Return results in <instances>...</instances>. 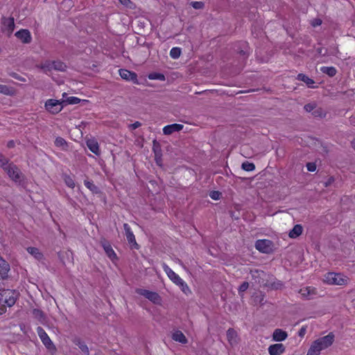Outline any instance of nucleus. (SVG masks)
<instances>
[{
  "instance_id": "obj_20",
  "label": "nucleus",
  "mask_w": 355,
  "mask_h": 355,
  "mask_svg": "<svg viewBox=\"0 0 355 355\" xmlns=\"http://www.w3.org/2000/svg\"><path fill=\"white\" fill-rule=\"evenodd\" d=\"M287 336V333L280 329H276L272 334V339L275 341H283Z\"/></svg>"
},
{
  "instance_id": "obj_55",
  "label": "nucleus",
  "mask_w": 355,
  "mask_h": 355,
  "mask_svg": "<svg viewBox=\"0 0 355 355\" xmlns=\"http://www.w3.org/2000/svg\"><path fill=\"white\" fill-rule=\"evenodd\" d=\"M33 313L36 315V316H40V317H42L43 316V313L42 311L39 310V309H34L33 311Z\"/></svg>"
},
{
  "instance_id": "obj_60",
  "label": "nucleus",
  "mask_w": 355,
  "mask_h": 355,
  "mask_svg": "<svg viewBox=\"0 0 355 355\" xmlns=\"http://www.w3.org/2000/svg\"><path fill=\"white\" fill-rule=\"evenodd\" d=\"M62 96H63V98H65L67 96V94L66 93H63Z\"/></svg>"
},
{
  "instance_id": "obj_11",
  "label": "nucleus",
  "mask_w": 355,
  "mask_h": 355,
  "mask_svg": "<svg viewBox=\"0 0 355 355\" xmlns=\"http://www.w3.org/2000/svg\"><path fill=\"white\" fill-rule=\"evenodd\" d=\"M10 270V264L0 255V279H7Z\"/></svg>"
},
{
  "instance_id": "obj_14",
  "label": "nucleus",
  "mask_w": 355,
  "mask_h": 355,
  "mask_svg": "<svg viewBox=\"0 0 355 355\" xmlns=\"http://www.w3.org/2000/svg\"><path fill=\"white\" fill-rule=\"evenodd\" d=\"M119 71L120 76L123 79L137 83V75L135 72L124 69H119Z\"/></svg>"
},
{
  "instance_id": "obj_47",
  "label": "nucleus",
  "mask_w": 355,
  "mask_h": 355,
  "mask_svg": "<svg viewBox=\"0 0 355 355\" xmlns=\"http://www.w3.org/2000/svg\"><path fill=\"white\" fill-rule=\"evenodd\" d=\"M220 193L218 191H211L209 194V196L213 200H218L219 198Z\"/></svg>"
},
{
  "instance_id": "obj_28",
  "label": "nucleus",
  "mask_w": 355,
  "mask_h": 355,
  "mask_svg": "<svg viewBox=\"0 0 355 355\" xmlns=\"http://www.w3.org/2000/svg\"><path fill=\"white\" fill-rule=\"evenodd\" d=\"M15 93L14 89L5 85H0V94L12 96Z\"/></svg>"
},
{
  "instance_id": "obj_1",
  "label": "nucleus",
  "mask_w": 355,
  "mask_h": 355,
  "mask_svg": "<svg viewBox=\"0 0 355 355\" xmlns=\"http://www.w3.org/2000/svg\"><path fill=\"white\" fill-rule=\"evenodd\" d=\"M19 293L15 290L3 289L0 292V301L7 307L13 306L18 297Z\"/></svg>"
},
{
  "instance_id": "obj_51",
  "label": "nucleus",
  "mask_w": 355,
  "mask_h": 355,
  "mask_svg": "<svg viewBox=\"0 0 355 355\" xmlns=\"http://www.w3.org/2000/svg\"><path fill=\"white\" fill-rule=\"evenodd\" d=\"M10 76L14 78L15 79H17L18 80H20V81H25V79L22 77H21L19 74L13 72L12 73H10Z\"/></svg>"
},
{
  "instance_id": "obj_8",
  "label": "nucleus",
  "mask_w": 355,
  "mask_h": 355,
  "mask_svg": "<svg viewBox=\"0 0 355 355\" xmlns=\"http://www.w3.org/2000/svg\"><path fill=\"white\" fill-rule=\"evenodd\" d=\"M136 293L140 295L144 296L154 304H159L161 302V297L156 292L150 291L143 288H137Z\"/></svg>"
},
{
  "instance_id": "obj_15",
  "label": "nucleus",
  "mask_w": 355,
  "mask_h": 355,
  "mask_svg": "<svg viewBox=\"0 0 355 355\" xmlns=\"http://www.w3.org/2000/svg\"><path fill=\"white\" fill-rule=\"evenodd\" d=\"M184 128V125L178 123H173L171 125H166L163 128V133L166 135H170L175 132H179L182 130Z\"/></svg>"
},
{
  "instance_id": "obj_34",
  "label": "nucleus",
  "mask_w": 355,
  "mask_h": 355,
  "mask_svg": "<svg viewBox=\"0 0 355 355\" xmlns=\"http://www.w3.org/2000/svg\"><path fill=\"white\" fill-rule=\"evenodd\" d=\"M182 51L179 47H173L170 51V56L173 59H178L181 55Z\"/></svg>"
},
{
  "instance_id": "obj_62",
  "label": "nucleus",
  "mask_w": 355,
  "mask_h": 355,
  "mask_svg": "<svg viewBox=\"0 0 355 355\" xmlns=\"http://www.w3.org/2000/svg\"><path fill=\"white\" fill-rule=\"evenodd\" d=\"M3 154H1V153H0V158H1V157H3Z\"/></svg>"
},
{
  "instance_id": "obj_31",
  "label": "nucleus",
  "mask_w": 355,
  "mask_h": 355,
  "mask_svg": "<svg viewBox=\"0 0 355 355\" xmlns=\"http://www.w3.org/2000/svg\"><path fill=\"white\" fill-rule=\"evenodd\" d=\"M76 345L78 346V347L80 348L81 352L84 354V355L89 354V348L84 342L78 340L76 342Z\"/></svg>"
},
{
  "instance_id": "obj_13",
  "label": "nucleus",
  "mask_w": 355,
  "mask_h": 355,
  "mask_svg": "<svg viewBox=\"0 0 355 355\" xmlns=\"http://www.w3.org/2000/svg\"><path fill=\"white\" fill-rule=\"evenodd\" d=\"M15 36L24 44H29L32 40L31 33L27 29L19 30L16 32Z\"/></svg>"
},
{
  "instance_id": "obj_53",
  "label": "nucleus",
  "mask_w": 355,
  "mask_h": 355,
  "mask_svg": "<svg viewBox=\"0 0 355 355\" xmlns=\"http://www.w3.org/2000/svg\"><path fill=\"white\" fill-rule=\"evenodd\" d=\"M141 125V123L139 121H136L134 123L131 124L130 125V128L132 129V130H135L137 129V128L140 127Z\"/></svg>"
},
{
  "instance_id": "obj_6",
  "label": "nucleus",
  "mask_w": 355,
  "mask_h": 355,
  "mask_svg": "<svg viewBox=\"0 0 355 355\" xmlns=\"http://www.w3.org/2000/svg\"><path fill=\"white\" fill-rule=\"evenodd\" d=\"M255 248L262 253L269 254L273 251V243L270 240L261 239L256 241Z\"/></svg>"
},
{
  "instance_id": "obj_49",
  "label": "nucleus",
  "mask_w": 355,
  "mask_h": 355,
  "mask_svg": "<svg viewBox=\"0 0 355 355\" xmlns=\"http://www.w3.org/2000/svg\"><path fill=\"white\" fill-rule=\"evenodd\" d=\"M334 182V178L331 176L329 177L326 182H324V186L325 187H328Z\"/></svg>"
},
{
  "instance_id": "obj_44",
  "label": "nucleus",
  "mask_w": 355,
  "mask_h": 355,
  "mask_svg": "<svg viewBox=\"0 0 355 355\" xmlns=\"http://www.w3.org/2000/svg\"><path fill=\"white\" fill-rule=\"evenodd\" d=\"M249 287V284L247 282H243V284L239 286V293H243L245 292Z\"/></svg>"
},
{
  "instance_id": "obj_27",
  "label": "nucleus",
  "mask_w": 355,
  "mask_h": 355,
  "mask_svg": "<svg viewBox=\"0 0 355 355\" xmlns=\"http://www.w3.org/2000/svg\"><path fill=\"white\" fill-rule=\"evenodd\" d=\"M84 184L93 193H98L100 192L98 187L94 184L93 181L85 180L84 181Z\"/></svg>"
},
{
  "instance_id": "obj_39",
  "label": "nucleus",
  "mask_w": 355,
  "mask_h": 355,
  "mask_svg": "<svg viewBox=\"0 0 355 355\" xmlns=\"http://www.w3.org/2000/svg\"><path fill=\"white\" fill-rule=\"evenodd\" d=\"M317 107V104L315 102H313V103H307L304 106V109L307 112H313L314 110Z\"/></svg>"
},
{
  "instance_id": "obj_5",
  "label": "nucleus",
  "mask_w": 355,
  "mask_h": 355,
  "mask_svg": "<svg viewBox=\"0 0 355 355\" xmlns=\"http://www.w3.org/2000/svg\"><path fill=\"white\" fill-rule=\"evenodd\" d=\"M15 20L13 17H2L1 23V32L8 37L12 35L15 30Z\"/></svg>"
},
{
  "instance_id": "obj_12",
  "label": "nucleus",
  "mask_w": 355,
  "mask_h": 355,
  "mask_svg": "<svg viewBox=\"0 0 355 355\" xmlns=\"http://www.w3.org/2000/svg\"><path fill=\"white\" fill-rule=\"evenodd\" d=\"M123 228L125 232V236L128 243L134 246L135 249L139 248V245L136 242V239L128 223L123 224Z\"/></svg>"
},
{
  "instance_id": "obj_29",
  "label": "nucleus",
  "mask_w": 355,
  "mask_h": 355,
  "mask_svg": "<svg viewBox=\"0 0 355 355\" xmlns=\"http://www.w3.org/2000/svg\"><path fill=\"white\" fill-rule=\"evenodd\" d=\"M312 115L315 118H324L327 115V112L322 107H316L312 112Z\"/></svg>"
},
{
  "instance_id": "obj_10",
  "label": "nucleus",
  "mask_w": 355,
  "mask_h": 355,
  "mask_svg": "<svg viewBox=\"0 0 355 355\" xmlns=\"http://www.w3.org/2000/svg\"><path fill=\"white\" fill-rule=\"evenodd\" d=\"M162 268L166 273L168 278L176 285H178L182 279L172 269H171L165 263H163Z\"/></svg>"
},
{
  "instance_id": "obj_45",
  "label": "nucleus",
  "mask_w": 355,
  "mask_h": 355,
  "mask_svg": "<svg viewBox=\"0 0 355 355\" xmlns=\"http://www.w3.org/2000/svg\"><path fill=\"white\" fill-rule=\"evenodd\" d=\"M306 168L310 172H314L316 170V164L314 162H308Z\"/></svg>"
},
{
  "instance_id": "obj_17",
  "label": "nucleus",
  "mask_w": 355,
  "mask_h": 355,
  "mask_svg": "<svg viewBox=\"0 0 355 355\" xmlns=\"http://www.w3.org/2000/svg\"><path fill=\"white\" fill-rule=\"evenodd\" d=\"M86 144L88 148L96 155H100L101 150L99 148L98 143L94 139H89L86 141Z\"/></svg>"
},
{
  "instance_id": "obj_46",
  "label": "nucleus",
  "mask_w": 355,
  "mask_h": 355,
  "mask_svg": "<svg viewBox=\"0 0 355 355\" xmlns=\"http://www.w3.org/2000/svg\"><path fill=\"white\" fill-rule=\"evenodd\" d=\"M316 51L318 54L322 55V56H325L327 55V49H324V48H318L316 49Z\"/></svg>"
},
{
  "instance_id": "obj_23",
  "label": "nucleus",
  "mask_w": 355,
  "mask_h": 355,
  "mask_svg": "<svg viewBox=\"0 0 355 355\" xmlns=\"http://www.w3.org/2000/svg\"><path fill=\"white\" fill-rule=\"evenodd\" d=\"M302 226L301 225H295L290 231L288 235L291 238L295 239L302 233Z\"/></svg>"
},
{
  "instance_id": "obj_54",
  "label": "nucleus",
  "mask_w": 355,
  "mask_h": 355,
  "mask_svg": "<svg viewBox=\"0 0 355 355\" xmlns=\"http://www.w3.org/2000/svg\"><path fill=\"white\" fill-rule=\"evenodd\" d=\"M306 331V327H302L300 329V331H299V332H298V335H299V336H300V337H303V336L305 335Z\"/></svg>"
},
{
  "instance_id": "obj_16",
  "label": "nucleus",
  "mask_w": 355,
  "mask_h": 355,
  "mask_svg": "<svg viewBox=\"0 0 355 355\" xmlns=\"http://www.w3.org/2000/svg\"><path fill=\"white\" fill-rule=\"evenodd\" d=\"M36 68L41 69L44 73L49 74L53 70V64L51 60H45L40 64H37Z\"/></svg>"
},
{
  "instance_id": "obj_52",
  "label": "nucleus",
  "mask_w": 355,
  "mask_h": 355,
  "mask_svg": "<svg viewBox=\"0 0 355 355\" xmlns=\"http://www.w3.org/2000/svg\"><path fill=\"white\" fill-rule=\"evenodd\" d=\"M6 306L3 302L0 301V315H2L6 311Z\"/></svg>"
},
{
  "instance_id": "obj_41",
  "label": "nucleus",
  "mask_w": 355,
  "mask_h": 355,
  "mask_svg": "<svg viewBox=\"0 0 355 355\" xmlns=\"http://www.w3.org/2000/svg\"><path fill=\"white\" fill-rule=\"evenodd\" d=\"M320 351L314 345H311L306 355H320Z\"/></svg>"
},
{
  "instance_id": "obj_26",
  "label": "nucleus",
  "mask_w": 355,
  "mask_h": 355,
  "mask_svg": "<svg viewBox=\"0 0 355 355\" xmlns=\"http://www.w3.org/2000/svg\"><path fill=\"white\" fill-rule=\"evenodd\" d=\"M320 71L329 77H334L337 73V70L334 67H322Z\"/></svg>"
},
{
  "instance_id": "obj_38",
  "label": "nucleus",
  "mask_w": 355,
  "mask_h": 355,
  "mask_svg": "<svg viewBox=\"0 0 355 355\" xmlns=\"http://www.w3.org/2000/svg\"><path fill=\"white\" fill-rule=\"evenodd\" d=\"M10 163L11 162H9V159L4 155L0 158V167H1L3 170H5L7 167H8Z\"/></svg>"
},
{
  "instance_id": "obj_56",
  "label": "nucleus",
  "mask_w": 355,
  "mask_h": 355,
  "mask_svg": "<svg viewBox=\"0 0 355 355\" xmlns=\"http://www.w3.org/2000/svg\"><path fill=\"white\" fill-rule=\"evenodd\" d=\"M349 123L351 125L355 126V114L349 118Z\"/></svg>"
},
{
  "instance_id": "obj_61",
  "label": "nucleus",
  "mask_w": 355,
  "mask_h": 355,
  "mask_svg": "<svg viewBox=\"0 0 355 355\" xmlns=\"http://www.w3.org/2000/svg\"><path fill=\"white\" fill-rule=\"evenodd\" d=\"M242 46H246V44L245 42H243V43H242Z\"/></svg>"
},
{
  "instance_id": "obj_19",
  "label": "nucleus",
  "mask_w": 355,
  "mask_h": 355,
  "mask_svg": "<svg viewBox=\"0 0 355 355\" xmlns=\"http://www.w3.org/2000/svg\"><path fill=\"white\" fill-rule=\"evenodd\" d=\"M285 351L283 344H274L268 347V353L270 355H281Z\"/></svg>"
},
{
  "instance_id": "obj_59",
  "label": "nucleus",
  "mask_w": 355,
  "mask_h": 355,
  "mask_svg": "<svg viewBox=\"0 0 355 355\" xmlns=\"http://www.w3.org/2000/svg\"><path fill=\"white\" fill-rule=\"evenodd\" d=\"M337 53H338V48L336 47V48H335V49H334V51H332L331 54H332V55H336V54H337Z\"/></svg>"
},
{
  "instance_id": "obj_43",
  "label": "nucleus",
  "mask_w": 355,
  "mask_h": 355,
  "mask_svg": "<svg viewBox=\"0 0 355 355\" xmlns=\"http://www.w3.org/2000/svg\"><path fill=\"white\" fill-rule=\"evenodd\" d=\"M178 286H179L181 288V290L186 294L191 292L189 286L183 280L181 281V282Z\"/></svg>"
},
{
  "instance_id": "obj_3",
  "label": "nucleus",
  "mask_w": 355,
  "mask_h": 355,
  "mask_svg": "<svg viewBox=\"0 0 355 355\" xmlns=\"http://www.w3.org/2000/svg\"><path fill=\"white\" fill-rule=\"evenodd\" d=\"M9 178L15 182H21L24 180L23 173L20 169L13 163H10L9 166L3 170Z\"/></svg>"
},
{
  "instance_id": "obj_36",
  "label": "nucleus",
  "mask_w": 355,
  "mask_h": 355,
  "mask_svg": "<svg viewBox=\"0 0 355 355\" xmlns=\"http://www.w3.org/2000/svg\"><path fill=\"white\" fill-rule=\"evenodd\" d=\"M241 168L246 171H252L255 169V165L249 162H244L241 165Z\"/></svg>"
},
{
  "instance_id": "obj_40",
  "label": "nucleus",
  "mask_w": 355,
  "mask_h": 355,
  "mask_svg": "<svg viewBox=\"0 0 355 355\" xmlns=\"http://www.w3.org/2000/svg\"><path fill=\"white\" fill-rule=\"evenodd\" d=\"M227 337L229 341L234 340L236 337V332L230 328L227 331Z\"/></svg>"
},
{
  "instance_id": "obj_48",
  "label": "nucleus",
  "mask_w": 355,
  "mask_h": 355,
  "mask_svg": "<svg viewBox=\"0 0 355 355\" xmlns=\"http://www.w3.org/2000/svg\"><path fill=\"white\" fill-rule=\"evenodd\" d=\"M119 2L125 6L126 7H128L130 8H132L131 5L132 4V1L130 0H119Z\"/></svg>"
},
{
  "instance_id": "obj_58",
  "label": "nucleus",
  "mask_w": 355,
  "mask_h": 355,
  "mask_svg": "<svg viewBox=\"0 0 355 355\" xmlns=\"http://www.w3.org/2000/svg\"><path fill=\"white\" fill-rule=\"evenodd\" d=\"M239 53L245 55L248 53V51L246 50H241V51H239Z\"/></svg>"
},
{
  "instance_id": "obj_9",
  "label": "nucleus",
  "mask_w": 355,
  "mask_h": 355,
  "mask_svg": "<svg viewBox=\"0 0 355 355\" xmlns=\"http://www.w3.org/2000/svg\"><path fill=\"white\" fill-rule=\"evenodd\" d=\"M37 333L44 345L49 349H55V345L42 327L37 328Z\"/></svg>"
},
{
  "instance_id": "obj_7",
  "label": "nucleus",
  "mask_w": 355,
  "mask_h": 355,
  "mask_svg": "<svg viewBox=\"0 0 355 355\" xmlns=\"http://www.w3.org/2000/svg\"><path fill=\"white\" fill-rule=\"evenodd\" d=\"M62 102L55 99H48L44 104L45 109L51 114H55L62 109Z\"/></svg>"
},
{
  "instance_id": "obj_24",
  "label": "nucleus",
  "mask_w": 355,
  "mask_h": 355,
  "mask_svg": "<svg viewBox=\"0 0 355 355\" xmlns=\"http://www.w3.org/2000/svg\"><path fill=\"white\" fill-rule=\"evenodd\" d=\"M297 79L301 80L306 84L309 87H313L312 85L315 83L314 80L304 73H299Z\"/></svg>"
},
{
  "instance_id": "obj_32",
  "label": "nucleus",
  "mask_w": 355,
  "mask_h": 355,
  "mask_svg": "<svg viewBox=\"0 0 355 355\" xmlns=\"http://www.w3.org/2000/svg\"><path fill=\"white\" fill-rule=\"evenodd\" d=\"M148 78L150 80H159L162 81H164L166 79L165 76L163 73L156 72L148 74Z\"/></svg>"
},
{
  "instance_id": "obj_30",
  "label": "nucleus",
  "mask_w": 355,
  "mask_h": 355,
  "mask_svg": "<svg viewBox=\"0 0 355 355\" xmlns=\"http://www.w3.org/2000/svg\"><path fill=\"white\" fill-rule=\"evenodd\" d=\"M55 145L57 147H60L64 150H66L67 148L68 147L67 142L66 141V140L64 138L60 137H58L55 139Z\"/></svg>"
},
{
  "instance_id": "obj_33",
  "label": "nucleus",
  "mask_w": 355,
  "mask_h": 355,
  "mask_svg": "<svg viewBox=\"0 0 355 355\" xmlns=\"http://www.w3.org/2000/svg\"><path fill=\"white\" fill-rule=\"evenodd\" d=\"M63 180L65 184L71 189L75 187V182L73 179L69 175L64 174L63 175Z\"/></svg>"
},
{
  "instance_id": "obj_4",
  "label": "nucleus",
  "mask_w": 355,
  "mask_h": 355,
  "mask_svg": "<svg viewBox=\"0 0 355 355\" xmlns=\"http://www.w3.org/2000/svg\"><path fill=\"white\" fill-rule=\"evenodd\" d=\"M334 340V335L333 333H329L328 335L315 340L313 343V345L317 347V348L321 352L322 349L331 346L333 344Z\"/></svg>"
},
{
  "instance_id": "obj_2",
  "label": "nucleus",
  "mask_w": 355,
  "mask_h": 355,
  "mask_svg": "<svg viewBox=\"0 0 355 355\" xmlns=\"http://www.w3.org/2000/svg\"><path fill=\"white\" fill-rule=\"evenodd\" d=\"M348 278L336 272H328L324 275V281L329 285H345L347 283Z\"/></svg>"
},
{
  "instance_id": "obj_35",
  "label": "nucleus",
  "mask_w": 355,
  "mask_h": 355,
  "mask_svg": "<svg viewBox=\"0 0 355 355\" xmlns=\"http://www.w3.org/2000/svg\"><path fill=\"white\" fill-rule=\"evenodd\" d=\"M300 293L304 297H307L310 295H312L314 293V288L311 287H306L304 288H301L300 291Z\"/></svg>"
},
{
  "instance_id": "obj_37",
  "label": "nucleus",
  "mask_w": 355,
  "mask_h": 355,
  "mask_svg": "<svg viewBox=\"0 0 355 355\" xmlns=\"http://www.w3.org/2000/svg\"><path fill=\"white\" fill-rule=\"evenodd\" d=\"M62 102L70 105H75L79 103L80 102V99L75 96H70L66 98Z\"/></svg>"
},
{
  "instance_id": "obj_42",
  "label": "nucleus",
  "mask_w": 355,
  "mask_h": 355,
  "mask_svg": "<svg viewBox=\"0 0 355 355\" xmlns=\"http://www.w3.org/2000/svg\"><path fill=\"white\" fill-rule=\"evenodd\" d=\"M190 5L195 9L200 10L202 9L205 6V4L202 1H191Z\"/></svg>"
},
{
  "instance_id": "obj_22",
  "label": "nucleus",
  "mask_w": 355,
  "mask_h": 355,
  "mask_svg": "<svg viewBox=\"0 0 355 355\" xmlns=\"http://www.w3.org/2000/svg\"><path fill=\"white\" fill-rule=\"evenodd\" d=\"M172 338L176 342H179L182 344L187 343V339L181 331H176L172 335Z\"/></svg>"
},
{
  "instance_id": "obj_25",
  "label": "nucleus",
  "mask_w": 355,
  "mask_h": 355,
  "mask_svg": "<svg viewBox=\"0 0 355 355\" xmlns=\"http://www.w3.org/2000/svg\"><path fill=\"white\" fill-rule=\"evenodd\" d=\"M53 70L62 72L67 70V64L60 60H53Z\"/></svg>"
},
{
  "instance_id": "obj_18",
  "label": "nucleus",
  "mask_w": 355,
  "mask_h": 355,
  "mask_svg": "<svg viewBox=\"0 0 355 355\" xmlns=\"http://www.w3.org/2000/svg\"><path fill=\"white\" fill-rule=\"evenodd\" d=\"M101 245L103 248L107 256L112 260L116 258V254L113 250L111 245L105 240L101 241Z\"/></svg>"
},
{
  "instance_id": "obj_50",
  "label": "nucleus",
  "mask_w": 355,
  "mask_h": 355,
  "mask_svg": "<svg viewBox=\"0 0 355 355\" xmlns=\"http://www.w3.org/2000/svg\"><path fill=\"white\" fill-rule=\"evenodd\" d=\"M322 24V20L319 18H316V19H314L312 22H311V25L313 26V27H316L318 26H320Z\"/></svg>"
},
{
  "instance_id": "obj_57",
  "label": "nucleus",
  "mask_w": 355,
  "mask_h": 355,
  "mask_svg": "<svg viewBox=\"0 0 355 355\" xmlns=\"http://www.w3.org/2000/svg\"><path fill=\"white\" fill-rule=\"evenodd\" d=\"M7 146L9 148H13L15 146V142L12 140H10L8 142Z\"/></svg>"
},
{
  "instance_id": "obj_21",
  "label": "nucleus",
  "mask_w": 355,
  "mask_h": 355,
  "mask_svg": "<svg viewBox=\"0 0 355 355\" xmlns=\"http://www.w3.org/2000/svg\"><path fill=\"white\" fill-rule=\"evenodd\" d=\"M27 251L37 260L41 261L42 259H43V254L40 251L38 248L34 247H29L27 248Z\"/></svg>"
}]
</instances>
